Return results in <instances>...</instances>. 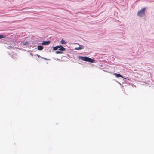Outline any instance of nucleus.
Listing matches in <instances>:
<instances>
[{
	"mask_svg": "<svg viewBox=\"0 0 154 154\" xmlns=\"http://www.w3.org/2000/svg\"><path fill=\"white\" fill-rule=\"evenodd\" d=\"M145 8H144L141 9V10L139 11L137 13V15L140 17H144L145 14Z\"/></svg>",
	"mask_w": 154,
	"mask_h": 154,
	"instance_id": "nucleus-1",
	"label": "nucleus"
},
{
	"mask_svg": "<svg viewBox=\"0 0 154 154\" xmlns=\"http://www.w3.org/2000/svg\"><path fill=\"white\" fill-rule=\"evenodd\" d=\"M57 49H58L59 51H64L66 50L65 48L61 45L57 46H56L54 47L53 50H56Z\"/></svg>",
	"mask_w": 154,
	"mask_h": 154,
	"instance_id": "nucleus-2",
	"label": "nucleus"
},
{
	"mask_svg": "<svg viewBox=\"0 0 154 154\" xmlns=\"http://www.w3.org/2000/svg\"><path fill=\"white\" fill-rule=\"evenodd\" d=\"M78 58L82 60L88 61V57H86L79 56Z\"/></svg>",
	"mask_w": 154,
	"mask_h": 154,
	"instance_id": "nucleus-3",
	"label": "nucleus"
},
{
	"mask_svg": "<svg viewBox=\"0 0 154 154\" xmlns=\"http://www.w3.org/2000/svg\"><path fill=\"white\" fill-rule=\"evenodd\" d=\"M50 43V41H43L42 43V45H47L49 44Z\"/></svg>",
	"mask_w": 154,
	"mask_h": 154,
	"instance_id": "nucleus-4",
	"label": "nucleus"
},
{
	"mask_svg": "<svg viewBox=\"0 0 154 154\" xmlns=\"http://www.w3.org/2000/svg\"><path fill=\"white\" fill-rule=\"evenodd\" d=\"M84 48V46L83 45H79V47H76L75 48V50H81L83 49Z\"/></svg>",
	"mask_w": 154,
	"mask_h": 154,
	"instance_id": "nucleus-5",
	"label": "nucleus"
},
{
	"mask_svg": "<svg viewBox=\"0 0 154 154\" xmlns=\"http://www.w3.org/2000/svg\"><path fill=\"white\" fill-rule=\"evenodd\" d=\"M113 74L116 76V77H117V78H119V77H122V78H123V77H122V75H121V74H117V73H113Z\"/></svg>",
	"mask_w": 154,
	"mask_h": 154,
	"instance_id": "nucleus-6",
	"label": "nucleus"
},
{
	"mask_svg": "<svg viewBox=\"0 0 154 154\" xmlns=\"http://www.w3.org/2000/svg\"><path fill=\"white\" fill-rule=\"evenodd\" d=\"M44 48V47L43 46L41 45H38L37 47V49L38 50H41L43 49Z\"/></svg>",
	"mask_w": 154,
	"mask_h": 154,
	"instance_id": "nucleus-7",
	"label": "nucleus"
},
{
	"mask_svg": "<svg viewBox=\"0 0 154 154\" xmlns=\"http://www.w3.org/2000/svg\"><path fill=\"white\" fill-rule=\"evenodd\" d=\"M94 60L88 57V61L90 62L91 63H94Z\"/></svg>",
	"mask_w": 154,
	"mask_h": 154,
	"instance_id": "nucleus-8",
	"label": "nucleus"
},
{
	"mask_svg": "<svg viewBox=\"0 0 154 154\" xmlns=\"http://www.w3.org/2000/svg\"><path fill=\"white\" fill-rule=\"evenodd\" d=\"M62 51H59V50H58V51H56V53L57 54H61V53H63Z\"/></svg>",
	"mask_w": 154,
	"mask_h": 154,
	"instance_id": "nucleus-9",
	"label": "nucleus"
},
{
	"mask_svg": "<svg viewBox=\"0 0 154 154\" xmlns=\"http://www.w3.org/2000/svg\"><path fill=\"white\" fill-rule=\"evenodd\" d=\"M60 43L62 44H64L66 43V42L64 40L62 39L60 41Z\"/></svg>",
	"mask_w": 154,
	"mask_h": 154,
	"instance_id": "nucleus-10",
	"label": "nucleus"
},
{
	"mask_svg": "<svg viewBox=\"0 0 154 154\" xmlns=\"http://www.w3.org/2000/svg\"><path fill=\"white\" fill-rule=\"evenodd\" d=\"M5 37V36L4 35H0V39L4 38Z\"/></svg>",
	"mask_w": 154,
	"mask_h": 154,
	"instance_id": "nucleus-11",
	"label": "nucleus"
},
{
	"mask_svg": "<svg viewBox=\"0 0 154 154\" xmlns=\"http://www.w3.org/2000/svg\"><path fill=\"white\" fill-rule=\"evenodd\" d=\"M29 43L27 41H26L24 43H23V45H28Z\"/></svg>",
	"mask_w": 154,
	"mask_h": 154,
	"instance_id": "nucleus-12",
	"label": "nucleus"
},
{
	"mask_svg": "<svg viewBox=\"0 0 154 154\" xmlns=\"http://www.w3.org/2000/svg\"><path fill=\"white\" fill-rule=\"evenodd\" d=\"M41 58H42L43 59H44L45 60H48V59H47V58H44V57H41Z\"/></svg>",
	"mask_w": 154,
	"mask_h": 154,
	"instance_id": "nucleus-13",
	"label": "nucleus"
},
{
	"mask_svg": "<svg viewBox=\"0 0 154 154\" xmlns=\"http://www.w3.org/2000/svg\"><path fill=\"white\" fill-rule=\"evenodd\" d=\"M13 47L11 46H9L8 47V48H9V49H10V48H12Z\"/></svg>",
	"mask_w": 154,
	"mask_h": 154,
	"instance_id": "nucleus-14",
	"label": "nucleus"
},
{
	"mask_svg": "<svg viewBox=\"0 0 154 154\" xmlns=\"http://www.w3.org/2000/svg\"><path fill=\"white\" fill-rule=\"evenodd\" d=\"M37 55V56H38V58H39V57H40L41 58V57L40 55H38V54Z\"/></svg>",
	"mask_w": 154,
	"mask_h": 154,
	"instance_id": "nucleus-15",
	"label": "nucleus"
}]
</instances>
